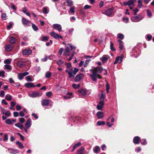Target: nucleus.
I'll use <instances>...</instances> for the list:
<instances>
[{
	"label": "nucleus",
	"instance_id": "nucleus-59",
	"mask_svg": "<svg viewBox=\"0 0 154 154\" xmlns=\"http://www.w3.org/2000/svg\"><path fill=\"white\" fill-rule=\"evenodd\" d=\"M20 122L21 123H23L25 122V119L24 118H21L19 119Z\"/></svg>",
	"mask_w": 154,
	"mask_h": 154
},
{
	"label": "nucleus",
	"instance_id": "nucleus-36",
	"mask_svg": "<svg viewBox=\"0 0 154 154\" xmlns=\"http://www.w3.org/2000/svg\"><path fill=\"white\" fill-rule=\"evenodd\" d=\"M63 62L61 60H59L57 62V64L59 66L62 65L63 64Z\"/></svg>",
	"mask_w": 154,
	"mask_h": 154
},
{
	"label": "nucleus",
	"instance_id": "nucleus-26",
	"mask_svg": "<svg viewBox=\"0 0 154 154\" xmlns=\"http://www.w3.org/2000/svg\"><path fill=\"white\" fill-rule=\"evenodd\" d=\"M72 94V93H68L67 94L66 96L64 97V98L65 99H68L70 98Z\"/></svg>",
	"mask_w": 154,
	"mask_h": 154
},
{
	"label": "nucleus",
	"instance_id": "nucleus-2",
	"mask_svg": "<svg viewBox=\"0 0 154 154\" xmlns=\"http://www.w3.org/2000/svg\"><path fill=\"white\" fill-rule=\"evenodd\" d=\"M144 16L141 14H139L137 16H134L131 17L132 21L137 22L142 20Z\"/></svg>",
	"mask_w": 154,
	"mask_h": 154
},
{
	"label": "nucleus",
	"instance_id": "nucleus-44",
	"mask_svg": "<svg viewBox=\"0 0 154 154\" xmlns=\"http://www.w3.org/2000/svg\"><path fill=\"white\" fill-rule=\"evenodd\" d=\"M147 15L149 17H150L152 16V14L151 11L149 10H147Z\"/></svg>",
	"mask_w": 154,
	"mask_h": 154
},
{
	"label": "nucleus",
	"instance_id": "nucleus-23",
	"mask_svg": "<svg viewBox=\"0 0 154 154\" xmlns=\"http://www.w3.org/2000/svg\"><path fill=\"white\" fill-rule=\"evenodd\" d=\"M100 147L98 146H96L94 147L93 148L94 152L96 153H97L100 150Z\"/></svg>",
	"mask_w": 154,
	"mask_h": 154
},
{
	"label": "nucleus",
	"instance_id": "nucleus-15",
	"mask_svg": "<svg viewBox=\"0 0 154 154\" xmlns=\"http://www.w3.org/2000/svg\"><path fill=\"white\" fill-rule=\"evenodd\" d=\"M31 119H28L25 124V127H26L27 128H29L31 126Z\"/></svg>",
	"mask_w": 154,
	"mask_h": 154
},
{
	"label": "nucleus",
	"instance_id": "nucleus-13",
	"mask_svg": "<svg viewBox=\"0 0 154 154\" xmlns=\"http://www.w3.org/2000/svg\"><path fill=\"white\" fill-rule=\"evenodd\" d=\"M32 52V51L30 49H26L23 51L22 54L23 55H28L31 54Z\"/></svg>",
	"mask_w": 154,
	"mask_h": 154
},
{
	"label": "nucleus",
	"instance_id": "nucleus-3",
	"mask_svg": "<svg viewBox=\"0 0 154 154\" xmlns=\"http://www.w3.org/2000/svg\"><path fill=\"white\" fill-rule=\"evenodd\" d=\"M93 81L96 82H97V78L99 79L101 78V76L99 74L96 72H93V73L90 75Z\"/></svg>",
	"mask_w": 154,
	"mask_h": 154
},
{
	"label": "nucleus",
	"instance_id": "nucleus-48",
	"mask_svg": "<svg viewBox=\"0 0 154 154\" xmlns=\"http://www.w3.org/2000/svg\"><path fill=\"white\" fill-rule=\"evenodd\" d=\"M46 95L47 96L50 97L52 95V93L51 91H49L46 93Z\"/></svg>",
	"mask_w": 154,
	"mask_h": 154
},
{
	"label": "nucleus",
	"instance_id": "nucleus-51",
	"mask_svg": "<svg viewBox=\"0 0 154 154\" xmlns=\"http://www.w3.org/2000/svg\"><path fill=\"white\" fill-rule=\"evenodd\" d=\"M113 44L112 42H111L110 45V48L113 51H115L116 50L115 49L113 48Z\"/></svg>",
	"mask_w": 154,
	"mask_h": 154
},
{
	"label": "nucleus",
	"instance_id": "nucleus-64",
	"mask_svg": "<svg viewBox=\"0 0 154 154\" xmlns=\"http://www.w3.org/2000/svg\"><path fill=\"white\" fill-rule=\"evenodd\" d=\"M14 116V117H17L18 116L19 114L17 112H13Z\"/></svg>",
	"mask_w": 154,
	"mask_h": 154
},
{
	"label": "nucleus",
	"instance_id": "nucleus-47",
	"mask_svg": "<svg viewBox=\"0 0 154 154\" xmlns=\"http://www.w3.org/2000/svg\"><path fill=\"white\" fill-rule=\"evenodd\" d=\"M5 123L8 125H11L12 124V121L10 119H8L6 120Z\"/></svg>",
	"mask_w": 154,
	"mask_h": 154
},
{
	"label": "nucleus",
	"instance_id": "nucleus-30",
	"mask_svg": "<svg viewBox=\"0 0 154 154\" xmlns=\"http://www.w3.org/2000/svg\"><path fill=\"white\" fill-rule=\"evenodd\" d=\"M16 143L18 145L19 147L21 149H23L24 148V146L21 143L18 141L16 142Z\"/></svg>",
	"mask_w": 154,
	"mask_h": 154
},
{
	"label": "nucleus",
	"instance_id": "nucleus-43",
	"mask_svg": "<svg viewBox=\"0 0 154 154\" xmlns=\"http://www.w3.org/2000/svg\"><path fill=\"white\" fill-rule=\"evenodd\" d=\"M32 27L33 29L35 31H37L38 29V28L37 27L35 24H32Z\"/></svg>",
	"mask_w": 154,
	"mask_h": 154
},
{
	"label": "nucleus",
	"instance_id": "nucleus-40",
	"mask_svg": "<svg viewBox=\"0 0 154 154\" xmlns=\"http://www.w3.org/2000/svg\"><path fill=\"white\" fill-rule=\"evenodd\" d=\"M90 61V59H88L86 60L85 61V64L83 65L85 67H86L87 66V65L89 63V62Z\"/></svg>",
	"mask_w": 154,
	"mask_h": 154
},
{
	"label": "nucleus",
	"instance_id": "nucleus-46",
	"mask_svg": "<svg viewBox=\"0 0 154 154\" xmlns=\"http://www.w3.org/2000/svg\"><path fill=\"white\" fill-rule=\"evenodd\" d=\"M117 36L119 38L122 39H123L124 38V35L121 33L118 34L117 35Z\"/></svg>",
	"mask_w": 154,
	"mask_h": 154
},
{
	"label": "nucleus",
	"instance_id": "nucleus-57",
	"mask_svg": "<svg viewBox=\"0 0 154 154\" xmlns=\"http://www.w3.org/2000/svg\"><path fill=\"white\" fill-rule=\"evenodd\" d=\"M5 115L7 117H9L11 115V113L9 111H8L6 112L5 113Z\"/></svg>",
	"mask_w": 154,
	"mask_h": 154
},
{
	"label": "nucleus",
	"instance_id": "nucleus-18",
	"mask_svg": "<svg viewBox=\"0 0 154 154\" xmlns=\"http://www.w3.org/2000/svg\"><path fill=\"white\" fill-rule=\"evenodd\" d=\"M50 35L56 39H59V35L58 34L54 32H52L50 33Z\"/></svg>",
	"mask_w": 154,
	"mask_h": 154
},
{
	"label": "nucleus",
	"instance_id": "nucleus-12",
	"mask_svg": "<svg viewBox=\"0 0 154 154\" xmlns=\"http://www.w3.org/2000/svg\"><path fill=\"white\" fill-rule=\"evenodd\" d=\"M5 48L6 51H10L13 49V47L12 45H8L5 46Z\"/></svg>",
	"mask_w": 154,
	"mask_h": 154
},
{
	"label": "nucleus",
	"instance_id": "nucleus-38",
	"mask_svg": "<svg viewBox=\"0 0 154 154\" xmlns=\"http://www.w3.org/2000/svg\"><path fill=\"white\" fill-rule=\"evenodd\" d=\"M51 73L49 72H47L45 73V77L47 78H49L51 75Z\"/></svg>",
	"mask_w": 154,
	"mask_h": 154
},
{
	"label": "nucleus",
	"instance_id": "nucleus-34",
	"mask_svg": "<svg viewBox=\"0 0 154 154\" xmlns=\"http://www.w3.org/2000/svg\"><path fill=\"white\" fill-rule=\"evenodd\" d=\"M5 69L7 70H10L11 71L12 69V68L11 66L9 65H5L4 66Z\"/></svg>",
	"mask_w": 154,
	"mask_h": 154
},
{
	"label": "nucleus",
	"instance_id": "nucleus-4",
	"mask_svg": "<svg viewBox=\"0 0 154 154\" xmlns=\"http://www.w3.org/2000/svg\"><path fill=\"white\" fill-rule=\"evenodd\" d=\"M114 8H111L106 10V16L108 17H112L114 15L113 12Z\"/></svg>",
	"mask_w": 154,
	"mask_h": 154
},
{
	"label": "nucleus",
	"instance_id": "nucleus-37",
	"mask_svg": "<svg viewBox=\"0 0 154 154\" xmlns=\"http://www.w3.org/2000/svg\"><path fill=\"white\" fill-rule=\"evenodd\" d=\"M18 78L20 80H22L23 79L24 77L22 74V73H19L18 74Z\"/></svg>",
	"mask_w": 154,
	"mask_h": 154
},
{
	"label": "nucleus",
	"instance_id": "nucleus-7",
	"mask_svg": "<svg viewBox=\"0 0 154 154\" xmlns=\"http://www.w3.org/2000/svg\"><path fill=\"white\" fill-rule=\"evenodd\" d=\"M123 57V56L122 55H121L120 56L117 57L116 58L115 61L114 62V64H116L119 62V63H120L121 62H122V61Z\"/></svg>",
	"mask_w": 154,
	"mask_h": 154
},
{
	"label": "nucleus",
	"instance_id": "nucleus-22",
	"mask_svg": "<svg viewBox=\"0 0 154 154\" xmlns=\"http://www.w3.org/2000/svg\"><path fill=\"white\" fill-rule=\"evenodd\" d=\"M84 151V148L82 147L77 151V154H83Z\"/></svg>",
	"mask_w": 154,
	"mask_h": 154
},
{
	"label": "nucleus",
	"instance_id": "nucleus-17",
	"mask_svg": "<svg viewBox=\"0 0 154 154\" xmlns=\"http://www.w3.org/2000/svg\"><path fill=\"white\" fill-rule=\"evenodd\" d=\"M8 151L9 153L12 154H16L19 152L17 149H9Z\"/></svg>",
	"mask_w": 154,
	"mask_h": 154
},
{
	"label": "nucleus",
	"instance_id": "nucleus-16",
	"mask_svg": "<svg viewBox=\"0 0 154 154\" xmlns=\"http://www.w3.org/2000/svg\"><path fill=\"white\" fill-rule=\"evenodd\" d=\"M104 105L103 101H100L99 102V104L97 105V109L99 110H101L103 107Z\"/></svg>",
	"mask_w": 154,
	"mask_h": 154
},
{
	"label": "nucleus",
	"instance_id": "nucleus-50",
	"mask_svg": "<svg viewBox=\"0 0 154 154\" xmlns=\"http://www.w3.org/2000/svg\"><path fill=\"white\" fill-rule=\"evenodd\" d=\"M49 38L47 36H45L43 37L42 39V41H46L48 40Z\"/></svg>",
	"mask_w": 154,
	"mask_h": 154
},
{
	"label": "nucleus",
	"instance_id": "nucleus-49",
	"mask_svg": "<svg viewBox=\"0 0 154 154\" xmlns=\"http://www.w3.org/2000/svg\"><path fill=\"white\" fill-rule=\"evenodd\" d=\"M64 51V49L63 48H61L59 50L58 53L60 54V55H61L63 51Z\"/></svg>",
	"mask_w": 154,
	"mask_h": 154
},
{
	"label": "nucleus",
	"instance_id": "nucleus-53",
	"mask_svg": "<svg viewBox=\"0 0 154 154\" xmlns=\"http://www.w3.org/2000/svg\"><path fill=\"white\" fill-rule=\"evenodd\" d=\"M122 20H123V21L125 23H128V21L129 20L128 18H127V17H126V18L123 17L122 18Z\"/></svg>",
	"mask_w": 154,
	"mask_h": 154
},
{
	"label": "nucleus",
	"instance_id": "nucleus-8",
	"mask_svg": "<svg viewBox=\"0 0 154 154\" xmlns=\"http://www.w3.org/2000/svg\"><path fill=\"white\" fill-rule=\"evenodd\" d=\"M17 65L18 66L22 68L26 65V63L25 61H18L17 63Z\"/></svg>",
	"mask_w": 154,
	"mask_h": 154
},
{
	"label": "nucleus",
	"instance_id": "nucleus-19",
	"mask_svg": "<svg viewBox=\"0 0 154 154\" xmlns=\"http://www.w3.org/2000/svg\"><path fill=\"white\" fill-rule=\"evenodd\" d=\"M64 54L66 56H69L70 55V53L69 48L66 46L65 48Z\"/></svg>",
	"mask_w": 154,
	"mask_h": 154
},
{
	"label": "nucleus",
	"instance_id": "nucleus-54",
	"mask_svg": "<svg viewBox=\"0 0 154 154\" xmlns=\"http://www.w3.org/2000/svg\"><path fill=\"white\" fill-rule=\"evenodd\" d=\"M13 25V24L12 23H10L9 25L7 26V29L8 30H10L11 29Z\"/></svg>",
	"mask_w": 154,
	"mask_h": 154
},
{
	"label": "nucleus",
	"instance_id": "nucleus-25",
	"mask_svg": "<svg viewBox=\"0 0 154 154\" xmlns=\"http://www.w3.org/2000/svg\"><path fill=\"white\" fill-rule=\"evenodd\" d=\"M15 125L17 127L19 128L20 129H23V125L20 123H16Z\"/></svg>",
	"mask_w": 154,
	"mask_h": 154
},
{
	"label": "nucleus",
	"instance_id": "nucleus-21",
	"mask_svg": "<svg viewBox=\"0 0 154 154\" xmlns=\"http://www.w3.org/2000/svg\"><path fill=\"white\" fill-rule=\"evenodd\" d=\"M97 116L98 119H101L103 116V113L102 112L99 111L97 112Z\"/></svg>",
	"mask_w": 154,
	"mask_h": 154
},
{
	"label": "nucleus",
	"instance_id": "nucleus-24",
	"mask_svg": "<svg viewBox=\"0 0 154 154\" xmlns=\"http://www.w3.org/2000/svg\"><path fill=\"white\" fill-rule=\"evenodd\" d=\"M95 70L97 73H100L103 71V69L101 67L99 68L95 67Z\"/></svg>",
	"mask_w": 154,
	"mask_h": 154
},
{
	"label": "nucleus",
	"instance_id": "nucleus-10",
	"mask_svg": "<svg viewBox=\"0 0 154 154\" xmlns=\"http://www.w3.org/2000/svg\"><path fill=\"white\" fill-rule=\"evenodd\" d=\"M53 28L55 29H57L59 32H60L62 30V27L61 26L58 24H55L53 25Z\"/></svg>",
	"mask_w": 154,
	"mask_h": 154
},
{
	"label": "nucleus",
	"instance_id": "nucleus-61",
	"mask_svg": "<svg viewBox=\"0 0 154 154\" xmlns=\"http://www.w3.org/2000/svg\"><path fill=\"white\" fill-rule=\"evenodd\" d=\"M100 60L102 62H104L106 61V56L105 55L103 56V57L100 58Z\"/></svg>",
	"mask_w": 154,
	"mask_h": 154
},
{
	"label": "nucleus",
	"instance_id": "nucleus-62",
	"mask_svg": "<svg viewBox=\"0 0 154 154\" xmlns=\"http://www.w3.org/2000/svg\"><path fill=\"white\" fill-rule=\"evenodd\" d=\"M11 8L12 9L14 10H16V9L15 5L13 4L12 3H11Z\"/></svg>",
	"mask_w": 154,
	"mask_h": 154
},
{
	"label": "nucleus",
	"instance_id": "nucleus-14",
	"mask_svg": "<svg viewBox=\"0 0 154 154\" xmlns=\"http://www.w3.org/2000/svg\"><path fill=\"white\" fill-rule=\"evenodd\" d=\"M49 100L47 99H44L42 101V106H47L49 103Z\"/></svg>",
	"mask_w": 154,
	"mask_h": 154
},
{
	"label": "nucleus",
	"instance_id": "nucleus-39",
	"mask_svg": "<svg viewBox=\"0 0 154 154\" xmlns=\"http://www.w3.org/2000/svg\"><path fill=\"white\" fill-rule=\"evenodd\" d=\"M6 17V14L5 13H2V19L4 20H5L7 19Z\"/></svg>",
	"mask_w": 154,
	"mask_h": 154
},
{
	"label": "nucleus",
	"instance_id": "nucleus-1",
	"mask_svg": "<svg viewBox=\"0 0 154 154\" xmlns=\"http://www.w3.org/2000/svg\"><path fill=\"white\" fill-rule=\"evenodd\" d=\"M66 68L69 69H66V71L67 72L69 75V77L72 78L74 77V75L76 74L77 72L79 71V69L76 68H74L73 70V69L70 68L71 67V65L70 63H66Z\"/></svg>",
	"mask_w": 154,
	"mask_h": 154
},
{
	"label": "nucleus",
	"instance_id": "nucleus-6",
	"mask_svg": "<svg viewBox=\"0 0 154 154\" xmlns=\"http://www.w3.org/2000/svg\"><path fill=\"white\" fill-rule=\"evenodd\" d=\"M83 78V74L80 73L77 75L75 79V82H79Z\"/></svg>",
	"mask_w": 154,
	"mask_h": 154
},
{
	"label": "nucleus",
	"instance_id": "nucleus-52",
	"mask_svg": "<svg viewBox=\"0 0 154 154\" xmlns=\"http://www.w3.org/2000/svg\"><path fill=\"white\" fill-rule=\"evenodd\" d=\"M5 73L4 71H0V76L2 78L5 76Z\"/></svg>",
	"mask_w": 154,
	"mask_h": 154
},
{
	"label": "nucleus",
	"instance_id": "nucleus-56",
	"mask_svg": "<svg viewBox=\"0 0 154 154\" xmlns=\"http://www.w3.org/2000/svg\"><path fill=\"white\" fill-rule=\"evenodd\" d=\"M8 140V135L7 134H5L4 135V139L3 140V141H7Z\"/></svg>",
	"mask_w": 154,
	"mask_h": 154
},
{
	"label": "nucleus",
	"instance_id": "nucleus-42",
	"mask_svg": "<svg viewBox=\"0 0 154 154\" xmlns=\"http://www.w3.org/2000/svg\"><path fill=\"white\" fill-rule=\"evenodd\" d=\"M72 86L74 88H79L80 87V85L79 84H78L77 85L75 84H73L72 85Z\"/></svg>",
	"mask_w": 154,
	"mask_h": 154
},
{
	"label": "nucleus",
	"instance_id": "nucleus-32",
	"mask_svg": "<svg viewBox=\"0 0 154 154\" xmlns=\"http://www.w3.org/2000/svg\"><path fill=\"white\" fill-rule=\"evenodd\" d=\"M11 60H12L11 59H6L4 61V63L6 64H10L11 62Z\"/></svg>",
	"mask_w": 154,
	"mask_h": 154
},
{
	"label": "nucleus",
	"instance_id": "nucleus-58",
	"mask_svg": "<svg viewBox=\"0 0 154 154\" xmlns=\"http://www.w3.org/2000/svg\"><path fill=\"white\" fill-rule=\"evenodd\" d=\"M128 6L132 5L133 7H134V4H133V3L131 1V0H130L128 1Z\"/></svg>",
	"mask_w": 154,
	"mask_h": 154
},
{
	"label": "nucleus",
	"instance_id": "nucleus-5",
	"mask_svg": "<svg viewBox=\"0 0 154 154\" xmlns=\"http://www.w3.org/2000/svg\"><path fill=\"white\" fill-rule=\"evenodd\" d=\"M22 21L23 24L24 25H26L27 26H30V24L31 23V21L26 20V18L24 17L22 18Z\"/></svg>",
	"mask_w": 154,
	"mask_h": 154
},
{
	"label": "nucleus",
	"instance_id": "nucleus-9",
	"mask_svg": "<svg viewBox=\"0 0 154 154\" xmlns=\"http://www.w3.org/2000/svg\"><path fill=\"white\" fill-rule=\"evenodd\" d=\"M42 95V94H40L38 91H35L32 92L29 96L32 97H40Z\"/></svg>",
	"mask_w": 154,
	"mask_h": 154
},
{
	"label": "nucleus",
	"instance_id": "nucleus-28",
	"mask_svg": "<svg viewBox=\"0 0 154 154\" xmlns=\"http://www.w3.org/2000/svg\"><path fill=\"white\" fill-rule=\"evenodd\" d=\"M66 2L67 4L68 5L71 7L73 5V2L72 0H66Z\"/></svg>",
	"mask_w": 154,
	"mask_h": 154
},
{
	"label": "nucleus",
	"instance_id": "nucleus-33",
	"mask_svg": "<svg viewBox=\"0 0 154 154\" xmlns=\"http://www.w3.org/2000/svg\"><path fill=\"white\" fill-rule=\"evenodd\" d=\"M105 124V122L103 121H98L97 122V124L99 126L104 125Z\"/></svg>",
	"mask_w": 154,
	"mask_h": 154
},
{
	"label": "nucleus",
	"instance_id": "nucleus-35",
	"mask_svg": "<svg viewBox=\"0 0 154 154\" xmlns=\"http://www.w3.org/2000/svg\"><path fill=\"white\" fill-rule=\"evenodd\" d=\"M138 7L141 8L142 6V0H138Z\"/></svg>",
	"mask_w": 154,
	"mask_h": 154
},
{
	"label": "nucleus",
	"instance_id": "nucleus-20",
	"mask_svg": "<svg viewBox=\"0 0 154 154\" xmlns=\"http://www.w3.org/2000/svg\"><path fill=\"white\" fill-rule=\"evenodd\" d=\"M25 86L27 88H30L31 87H35V86L34 85L33 83L28 82L25 84Z\"/></svg>",
	"mask_w": 154,
	"mask_h": 154
},
{
	"label": "nucleus",
	"instance_id": "nucleus-27",
	"mask_svg": "<svg viewBox=\"0 0 154 154\" xmlns=\"http://www.w3.org/2000/svg\"><path fill=\"white\" fill-rule=\"evenodd\" d=\"M16 42L15 38L12 37H10L9 42L11 44H12L15 43Z\"/></svg>",
	"mask_w": 154,
	"mask_h": 154
},
{
	"label": "nucleus",
	"instance_id": "nucleus-55",
	"mask_svg": "<svg viewBox=\"0 0 154 154\" xmlns=\"http://www.w3.org/2000/svg\"><path fill=\"white\" fill-rule=\"evenodd\" d=\"M26 80L27 81H32V79L30 76H28L26 77Z\"/></svg>",
	"mask_w": 154,
	"mask_h": 154
},
{
	"label": "nucleus",
	"instance_id": "nucleus-45",
	"mask_svg": "<svg viewBox=\"0 0 154 154\" xmlns=\"http://www.w3.org/2000/svg\"><path fill=\"white\" fill-rule=\"evenodd\" d=\"M42 12L43 13L46 14L48 13V12L47 9L46 7H44L43 9Z\"/></svg>",
	"mask_w": 154,
	"mask_h": 154
},
{
	"label": "nucleus",
	"instance_id": "nucleus-29",
	"mask_svg": "<svg viewBox=\"0 0 154 154\" xmlns=\"http://www.w3.org/2000/svg\"><path fill=\"white\" fill-rule=\"evenodd\" d=\"M78 92L80 93L82 95H85L86 94V92L83 89L79 90Z\"/></svg>",
	"mask_w": 154,
	"mask_h": 154
},
{
	"label": "nucleus",
	"instance_id": "nucleus-31",
	"mask_svg": "<svg viewBox=\"0 0 154 154\" xmlns=\"http://www.w3.org/2000/svg\"><path fill=\"white\" fill-rule=\"evenodd\" d=\"M5 99L8 101L11 100L12 99V96L11 95H10L8 94L6 95L5 96Z\"/></svg>",
	"mask_w": 154,
	"mask_h": 154
},
{
	"label": "nucleus",
	"instance_id": "nucleus-63",
	"mask_svg": "<svg viewBox=\"0 0 154 154\" xmlns=\"http://www.w3.org/2000/svg\"><path fill=\"white\" fill-rule=\"evenodd\" d=\"M5 96V92L3 91H2L0 92V96L1 97H3Z\"/></svg>",
	"mask_w": 154,
	"mask_h": 154
},
{
	"label": "nucleus",
	"instance_id": "nucleus-41",
	"mask_svg": "<svg viewBox=\"0 0 154 154\" xmlns=\"http://www.w3.org/2000/svg\"><path fill=\"white\" fill-rule=\"evenodd\" d=\"M68 45L70 46L71 50H75L76 47L72 44H69Z\"/></svg>",
	"mask_w": 154,
	"mask_h": 154
},
{
	"label": "nucleus",
	"instance_id": "nucleus-11",
	"mask_svg": "<svg viewBox=\"0 0 154 154\" xmlns=\"http://www.w3.org/2000/svg\"><path fill=\"white\" fill-rule=\"evenodd\" d=\"M141 141L140 138L138 136L135 137L134 139L133 142L135 144H138L140 143Z\"/></svg>",
	"mask_w": 154,
	"mask_h": 154
},
{
	"label": "nucleus",
	"instance_id": "nucleus-60",
	"mask_svg": "<svg viewBox=\"0 0 154 154\" xmlns=\"http://www.w3.org/2000/svg\"><path fill=\"white\" fill-rule=\"evenodd\" d=\"M91 8V6L88 5H86L84 7V9L85 10H86L87 9H89Z\"/></svg>",
	"mask_w": 154,
	"mask_h": 154
}]
</instances>
